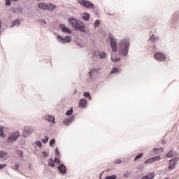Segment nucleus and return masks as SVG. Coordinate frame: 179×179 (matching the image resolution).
I'll use <instances>...</instances> for the list:
<instances>
[{"label":"nucleus","instance_id":"nucleus-1","mask_svg":"<svg viewBox=\"0 0 179 179\" xmlns=\"http://www.w3.org/2000/svg\"><path fill=\"white\" fill-rule=\"evenodd\" d=\"M68 22L73 29H76V30L81 31V33H87V31H86V25H85V23L80 21V20L75 17H69Z\"/></svg>","mask_w":179,"mask_h":179},{"label":"nucleus","instance_id":"nucleus-2","mask_svg":"<svg viewBox=\"0 0 179 179\" xmlns=\"http://www.w3.org/2000/svg\"><path fill=\"white\" fill-rule=\"evenodd\" d=\"M129 39L124 38L120 41V48L118 49V54L120 57H128L129 52Z\"/></svg>","mask_w":179,"mask_h":179},{"label":"nucleus","instance_id":"nucleus-3","mask_svg":"<svg viewBox=\"0 0 179 179\" xmlns=\"http://www.w3.org/2000/svg\"><path fill=\"white\" fill-rule=\"evenodd\" d=\"M169 23L173 29H177L179 26V11H176L171 16V19L169 21Z\"/></svg>","mask_w":179,"mask_h":179},{"label":"nucleus","instance_id":"nucleus-4","mask_svg":"<svg viewBox=\"0 0 179 179\" xmlns=\"http://www.w3.org/2000/svg\"><path fill=\"white\" fill-rule=\"evenodd\" d=\"M78 3H79V5H81L84 8H86L87 9H95L96 8L94 3H93L91 1H89L87 0H78Z\"/></svg>","mask_w":179,"mask_h":179},{"label":"nucleus","instance_id":"nucleus-5","mask_svg":"<svg viewBox=\"0 0 179 179\" xmlns=\"http://www.w3.org/2000/svg\"><path fill=\"white\" fill-rule=\"evenodd\" d=\"M20 136V132L19 131H14L10 133V134L8 136L7 141L8 143H13V142H15V141H17L19 139V137Z\"/></svg>","mask_w":179,"mask_h":179},{"label":"nucleus","instance_id":"nucleus-6","mask_svg":"<svg viewBox=\"0 0 179 179\" xmlns=\"http://www.w3.org/2000/svg\"><path fill=\"white\" fill-rule=\"evenodd\" d=\"M154 58L158 62H166V59H167L166 55H164V53H163L162 52H155L154 54Z\"/></svg>","mask_w":179,"mask_h":179},{"label":"nucleus","instance_id":"nucleus-7","mask_svg":"<svg viewBox=\"0 0 179 179\" xmlns=\"http://www.w3.org/2000/svg\"><path fill=\"white\" fill-rule=\"evenodd\" d=\"M57 39L59 43H61L62 44H66V43H71V41H72V36H67L62 37L61 35H57Z\"/></svg>","mask_w":179,"mask_h":179},{"label":"nucleus","instance_id":"nucleus-8","mask_svg":"<svg viewBox=\"0 0 179 179\" xmlns=\"http://www.w3.org/2000/svg\"><path fill=\"white\" fill-rule=\"evenodd\" d=\"M178 160H179V157H174L169 160V166L168 167V170H169V171H171V170H174V169L177 167Z\"/></svg>","mask_w":179,"mask_h":179},{"label":"nucleus","instance_id":"nucleus-9","mask_svg":"<svg viewBox=\"0 0 179 179\" xmlns=\"http://www.w3.org/2000/svg\"><path fill=\"white\" fill-rule=\"evenodd\" d=\"M43 120H45L48 122H51L52 124H55V117L52 116V115H44L42 117Z\"/></svg>","mask_w":179,"mask_h":179},{"label":"nucleus","instance_id":"nucleus-10","mask_svg":"<svg viewBox=\"0 0 179 179\" xmlns=\"http://www.w3.org/2000/svg\"><path fill=\"white\" fill-rule=\"evenodd\" d=\"M74 121H75V115H72L70 117L65 118L63 120V124L66 127H68V125H71V124H72V122Z\"/></svg>","mask_w":179,"mask_h":179},{"label":"nucleus","instance_id":"nucleus-11","mask_svg":"<svg viewBox=\"0 0 179 179\" xmlns=\"http://www.w3.org/2000/svg\"><path fill=\"white\" fill-rule=\"evenodd\" d=\"M59 27L61 28L62 33H67V34H72V30L66 27L64 24H59Z\"/></svg>","mask_w":179,"mask_h":179},{"label":"nucleus","instance_id":"nucleus-12","mask_svg":"<svg viewBox=\"0 0 179 179\" xmlns=\"http://www.w3.org/2000/svg\"><path fill=\"white\" fill-rule=\"evenodd\" d=\"M31 134H33V130L31 127H25L22 132L24 138H27L29 135H31Z\"/></svg>","mask_w":179,"mask_h":179},{"label":"nucleus","instance_id":"nucleus-13","mask_svg":"<svg viewBox=\"0 0 179 179\" xmlns=\"http://www.w3.org/2000/svg\"><path fill=\"white\" fill-rule=\"evenodd\" d=\"M113 52H117V41L115 39H113V37H110V44Z\"/></svg>","mask_w":179,"mask_h":179},{"label":"nucleus","instance_id":"nucleus-14","mask_svg":"<svg viewBox=\"0 0 179 179\" xmlns=\"http://www.w3.org/2000/svg\"><path fill=\"white\" fill-rule=\"evenodd\" d=\"M60 174H66V166L64 164H60L57 167Z\"/></svg>","mask_w":179,"mask_h":179},{"label":"nucleus","instance_id":"nucleus-15","mask_svg":"<svg viewBox=\"0 0 179 179\" xmlns=\"http://www.w3.org/2000/svg\"><path fill=\"white\" fill-rule=\"evenodd\" d=\"M148 41H151V43H157V41H160V37L153 34L150 36Z\"/></svg>","mask_w":179,"mask_h":179},{"label":"nucleus","instance_id":"nucleus-16","mask_svg":"<svg viewBox=\"0 0 179 179\" xmlns=\"http://www.w3.org/2000/svg\"><path fill=\"white\" fill-rule=\"evenodd\" d=\"M177 156V152L173 150H171L166 155V157H169L170 159H173V157H176Z\"/></svg>","mask_w":179,"mask_h":179},{"label":"nucleus","instance_id":"nucleus-17","mask_svg":"<svg viewBox=\"0 0 179 179\" xmlns=\"http://www.w3.org/2000/svg\"><path fill=\"white\" fill-rule=\"evenodd\" d=\"M87 105V100L85 99H81L79 101V107H81L82 108H85L86 106Z\"/></svg>","mask_w":179,"mask_h":179},{"label":"nucleus","instance_id":"nucleus-18","mask_svg":"<svg viewBox=\"0 0 179 179\" xmlns=\"http://www.w3.org/2000/svg\"><path fill=\"white\" fill-rule=\"evenodd\" d=\"M21 24V22H20V20L19 19H16V20H14L13 22H12V25L10 26V27H15V26H17V27H19Z\"/></svg>","mask_w":179,"mask_h":179},{"label":"nucleus","instance_id":"nucleus-19","mask_svg":"<svg viewBox=\"0 0 179 179\" xmlns=\"http://www.w3.org/2000/svg\"><path fill=\"white\" fill-rule=\"evenodd\" d=\"M55 9H57V5H55L52 3H48V10L52 12V10H55Z\"/></svg>","mask_w":179,"mask_h":179},{"label":"nucleus","instance_id":"nucleus-20","mask_svg":"<svg viewBox=\"0 0 179 179\" xmlns=\"http://www.w3.org/2000/svg\"><path fill=\"white\" fill-rule=\"evenodd\" d=\"M155 178V172L150 173L148 175L142 176L141 179H153Z\"/></svg>","mask_w":179,"mask_h":179},{"label":"nucleus","instance_id":"nucleus-21","mask_svg":"<svg viewBox=\"0 0 179 179\" xmlns=\"http://www.w3.org/2000/svg\"><path fill=\"white\" fill-rule=\"evenodd\" d=\"M82 17L84 20H90V14H89V13H83Z\"/></svg>","mask_w":179,"mask_h":179},{"label":"nucleus","instance_id":"nucleus-22","mask_svg":"<svg viewBox=\"0 0 179 179\" xmlns=\"http://www.w3.org/2000/svg\"><path fill=\"white\" fill-rule=\"evenodd\" d=\"M162 152H164V149L163 148H154L153 149V152L155 155H157L159 153H162Z\"/></svg>","mask_w":179,"mask_h":179},{"label":"nucleus","instance_id":"nucleus-23","mask_svg":"<svg viewBox=\"0 0 179 179\" xmlns=\"http://www.w3.org/2000/svg\"><path fill=\"white\" fill-rule=\"evenodd\" d=\"M23 12L22 8H15L13 10V13H22Z\"/></svg>","mask_w":179,"mask_h":179},{"label":"nucleus","instance_id":"nucleus-24","mask_svg":"<svg viewBox=\"0 0 179 179\" xmlns=\"http://www.w3.org/2000/svg\"><path fill=\"white\" fill-rule=\"evenodd\" d=\"M4 127L3 126H0V136L1 138H5L6 136V135H5V133H3V129H4Z\"/></svg>","mask_w":179,"mask_h":179},{"label":"nucleus","instance_id":"nucleus-25","mask_svg":"<svg viewBox=\"0 0 179 179\" xmlns=\"http://www.w3.org/2000/svg\"><path fill=\"white\" fill-rule=\"evenodd\" d=\"M94 72H99V69H91L89 72L90 78H93V74L94 73Z\"/></svg>","mask_w":179,"mask_h":179},{"label":"nucleus","instance_id":"nucleus-26","mask_svg":"<svg viewBox=\"0 0 179 179\" xmlns=\"http://www.w3.org/2000/svg\"><path fill=\"white\" fill-rule=\"evenodd\" d=\"M110 75H114L115 73H120V69L117 67H114L111 71H110Z\"/></svg>","mask_w":179,"mask_h":179},{"label":"nucleus","instance_id":"nucleus-27","mask_svg":"<svg viewBox=\"0 0 179 179\" xmlns=\"http://www.w3.org/2000/svg\"><path fill=\"white\" fill-rule=\"evenodd\" d=\"M99 57L101 58V59H104L107 58V53L106 52H101L99 53Z\"/></svg>","mask_w":179,"mask_h":179},{"label":"nucleus","instance_id":"nucleus-28","mask_svg":"<svg viewBox=\"0 0 179 179\" xmlns=\"http://www.w3.org/2000/svg\"><path fill=\"white\" fill-rule=\"evenodd\" d=\"M72 114H73V107H71L70 110H68L66 112V115H67L68 117H71Z\"/></svg>","mask_w":179,"mask_h":179},{"label":"nucleus","instance_id":"nucleus-29","mask_svg":"<svg viewBox=\"0 0 179 179\" xmlns=\"http://www.w3.org/2000/svg\"><path fill=\"white\" fill-rule=\"evenodd\" d=\"M54 159L52 158L49 159L48 160V165L50 167L54 168L55 167V164H54Z\"/></svg>","mask_w":179,"mask_h":179},{"label":"nucleus","instance_id":"nucleus-30","mask_svg":"<svg viewBox=\"0 0 179 179\" xmlns=\"http://www.w3.org/2000/svg\"><path fill=\"white\" fill-rule=\"evenodd\" d=\"M84 97L85 99H89V100H92V95H90V93L89 92H85L83 94Z\"/></svg>","mask_w":179,"mask_h":179},{"label":"nucleus","instance_id":"nucleus-31","mask_svg":"<svg viewBox=\"0 0 179 179\" xmlns=\"http://www.w3.org/2000/svg\"><path fill=\"white\" fill-rule=\"evenodd\" d=\"M162 157L160 156H155L151 157V159L152 160V163H155V162H159Z\"/></svg>","mask_w":179,"mask_h":179},{"label":"nucleus","instance_id":"nucleus-32","mask_svg":"<svg viewBox=\"0 0 179 179\" xmlns=\"http://www.w3.org/2000/svg\"><path fill=\"white\" fill-rule=\"evenodd\" d=\"M5 156H8V152H6L3 150L0 151V158L3 159V157H5Z\"/></svg>","mask_w":179,"mask_h":179},{"label":"nucleus","instance_id":"nucleus-33","mask_svg":"<svg viewBox=\"0 0 179 179\" xmlns=\"http://www.w3.org/2000/svg\"><path fill=\"white\" fill-rule=\"evenodd\" d=\"M143 156V153H140V154H138L135 158H134V162H136L138 160H139V159H142V157Z\"/></svg>","mask_w":179,"mask_h":179},{"label":"nucleus","instance_id":"nucleus-34","mask_svg":"<svg viewBox=\"0 0 179 179\" xmlns=\"http://www.w3.org/2000/svg\"><path fill=\"white\" fill-rule=\"evenodd\" d=\"M99 25H100V20H96L95 22H94V29H97V27H99Z\"/></svg>","mask_w":179,"mask_h":179},{"label":"nucleus","instance_id":"nucleus-35","mask_svg":"<svg viewBox=\"0 0 179 179\" xmlns=\"http://www.w3.org/2000/svg\"><path fill=\"white\" fill-rule=\"evenodd\" d=\"M16 153L17 155L20 157H23V151H22V150H16Z\"/></svg>","mask_w":179,"mask_h":179},{"label":"nucleus","instance_id":"nucleus-36","mask_svg":"<svg viewBox=\"0 0 179 179\" xmlns=\"http://www.w3.org/2000/svg\"><path fill=\"white\" fill-rule=\"evenodd\" d=\"M105 179H117V175L113 174V175H111V176H108L106 177Z\"/></svg>","mask_w":179,"mask_h":179},{"label":"nucleus","instance_id":"nucleus-37","mask_svg":"<svg viewBox=\"0 0 179 179\" xmlns=\"http://www.w3.org/2000/svg\"><path fill=\"white\" fill-rule=\"evenodd\" d=\"M38 22L41 23L42 26H44V24H47V22L44 19H39Z\"/></svg>","mask_w":179,"mask_h":179},{"label":"nucleus","instance_id":"nucleus-38","mask_svg":"<svg viewBox=\"0 0 179 179\" xmlns=\"http://www.w3.org/2000/svg\"><path fill=\"white\" fill-rule=\"evenodd\" d=\"M50 138L48 137V136H45L44 138H42V142L43 143H47L49 141Z\"/></svg>","mask_w":179,"mask_h":179},{"label":"nucleus","instance_id":"nucleus-39","mask_svg":"<svg viewBox=\"0 0 179 179\" xmlns=\"http://www.w3.org/2000/svg\"><path fill=\"white\" fill-rule=\"evenodd\" d=\"M56 164H61V160L58 157H55L53 161Z\"/></svg>","mask_w":179,"mask_h":179},{"label":"nucleus","instance_id":"nucleus-40","mask_svg":"<svg viewBox=\"0 0 179 179\" xmlns=\"http://www.w3.org/2000/svg\"><path fill=\"white\" fill-rule=\"evenodd\" d=\"M111 61L113 62H120V61H121V58L118 57V58H113V57H111Z\"/></svg>","mask_w":179,"mask_h":179},{"label":"nucleus","instance_id":"nucleus-41","mask_svg":"<svg viewBox=\"0 0 179 179\" xmlns=\"http://www.w3.org/2000/svg\"><path fill=\"white\" fill-rule=\"evenodd\" d=\"M34 145H36L38 148H41L43 146V143L40 141H37L34 143Z\"/></svg>","mask_w":179,"mask_h":179},{"label":"nucleus","instance_id":"nucleus-42","mask_svg":"<svg viewBox=\"0 0 179 179\" xmlns=\"http://www.w3.org/2000/svg\"><path fill=\"white\" fill-rule=\"evenodd\" d=\"M150 163H153L152 158H149L145 161V164H150Z\"/></svg>","mask_w":179,"mask_h":179},{"label":"nucleus","instance_id":"nucleus-43","mask_svg":"<svg viewBox=\"0 0 179 179\" xmlns=\"http://www.w3.org/2000/svg\"><path fill=\"white\" fill-rule=\"evenodd\" d=\"M129 176H131V173H129V172H125V173L123 174L124 178H129Z\"/></svg>","mask_w":179,"mask_h":179},{"label":"nucleus","instance_id":"nucleus-44","mask_svg":"<svg viewBox=\"0 0 179 179\" xmlns=\"http://www.w3.org/2000/svg\"><path fill=\"white\" fill-rule=\"evenodd\" d=\"M54 145H55V140L54 138H52L50 141V146L52 147L54 146Z\"/></svg>","mask_w":179,"mask_h":179},{"label":"nucleus","instance_id":"nucleus-45","mask_svg":"<svg viewBox=\"0 0 179 179\" xmlns=\"http://www.w3.org/2000/svg\"><path fill=\"white\" fill-rule=\"evenodd\" d=\"M12 5V0H6V6H10Z\"/></svg>","mask_w":179,"mask_h":179},{"label":"nucleus","instance_id":"nucleus-46","mask_svg":"<svg viewBox=\"0 0 179 179\" xmlns=\"http://www.w3.org/2000/svg\"><path fill=\"white\" fill-rule=\"evenodd\" d=\"M38 8L40 9H43V10H44V3H40L38 5Z\"/></svg>","mask_w":179,"mask_h":179},{"label":"nucleus","instance_id":"nucleus-47","mask_svg":"<svg viewBox=\"0 0 179 179\" xmlns=\"http://www.w3.org/2000/svg\"><path fill=\"white\" fill-rule=\"evenodd\" d=\"M38 8L40 9H43V10H44V3H40L38 5Z\"/></svg>","mask_w":179,"mask_h":179},{"label":"nucleus","instance_id":"nucleus-48","mask_svg":"<svg viewBox=\"0 0 179 179\" xmlns=\"http://www.w3.org/2000/svg\"><path fill=\"white\" fill-rule=\"evenodd\" d=\"M43 155L45 158H47V157H48V156H50V153L47 152V151H44L43 152Z\"/></svg>","mask_w":179,"mask_h":179},{"label":"nucleus","instance_id":"nucleus-49","mask_svg":"<svg viewBox=\"0 0 179 179\" xmlns=\"http://www.w3.org/2000/svg\"><path fill=\"white\" fill-rule=\"evenodd\" d=\"M43 10H48V3L43 4Z\"/></svg>","mask_w":179,"mask_h":179},{"label":"nucleus","instance_id":"nucleus-50","mask_svg":"<svg viewBox=\"0 0 179 179\" xmlns=\"http://www.w3.org/2000/svg\"><path fill=\"white\" fill-rule=\"evenodd\" d=\"M55 153L56 156H59V151L58 150V148H55Z\"/></svg>","mask_w":179,"mask_h":179},{"label":"nucleus","instance_id":"nucleus-51","mask_svg":"<svg viewBox=\"0 0 179 179\" xmlns=\"http://www.w3.org/2000/svg\"><path fill=\"white\" fill-rule=\"evenodd\" d=\"M121 159H115V164H120L121 163Z\"/></svg>","mask_w":179,"mask_h":179},{"label":"nucleus","instance_id":"nucleus-52","mask_svg":"<svg viewBox=\"0 0 179 179\" xmlns=\"http://www.w3.org/2000/svg\"><path fill=\"white\" fill-rule=\"evenodd\" d=\"M5 167H6V164H0V170L5 169Z\"/></svg>","mask_w":179,"mask_h":179},{"label":"nucleus","instance_id":"nucleus-53","mask_svg":"<svg viewBox=\"0 0 179 179\" xmlns=\"http://www.w3.org/2000/svg\"><path fill=\"white\" fill-rule=\"evenodd\" d=\"M15 169L16 170H19V164H16L15 165Z\"/></svg>","mask_w":179,"mask_h":179},{"label":"nucleus","instance_id":"nucleus-54","mask_svg":"<svg viewBox=\"0 0 179 179\" xmlns=\"http://www.w3.org/2000/svg\"><path fill=\"white\" fill-rule=\"evenodd\" d=\"M103 174H104V171H102L99 175V179H101L103 177Z\"/></svg>","mask_w":179,"mask_h":179},{"label":"nucleus","instance_id":"nucleus-55","mask_svg":"<svg viewBox=\"0 0 179 179\" xmlns=\"http://www.w3.org/2000/svg\"><path fill=\"white\" fill-rule=\"evenodd\" d=\"M152 50L153 51H155V50H157V48L156 47V45H152Z\"/></svg>","mask_w":179,"mask_h":179},{"label":"nucleus","instance_id":"nucleus-56","mask_svg":"<svg viewBox=\"0 0 179 179\" xmlns=\"http://www.w3.org/2000/svg\"><path fill=\"white\" fill-rule=\"evenodd\" d=\"M162 143H163V145H166V143H167V141H164V140H162Z\"/></svg>","mask_w":179,"mask_h":179},{"label":"nucleus","instance_id":"nucleus-57","mask_svg":"<svg viewBox=\"0 0 179 179\" xmlns=\"http://www.w3.org/2000/svg\"><path fill=\"white\" fill-rule=\"evenodd\" d=\"M78 93V91L77 90H75L74 92H73V94H77Z\"/></svg>","mask_w":179,"mask_h":179},{"label":"nucleus","instance_id":"nucleus-58","mask_svg":"<svg viewBox=\"0 0 179 179\" xmlns=\"http://www.w3.org/2000/svg\"><path fill=\"white\" fill-rule=\"evenodd\" d=\"M12 1V2H17V1H19V0H11Z\"/></svg>","mask_w":179,"mask_h":179},{"label":"nucleus","instance_id":"nucleus-59","mask_svg":"<svg viewBox=\"0 0 179 179\" xmlns=\"http://www.w3.org/2000/svg\"><path fill=\"white\" fill-rule=\"evenodd\" d=\"M108 171H110V169L106 170V172H107V173H108Z\"/></svg>","mask_w":179,"mask_h":179},{"label":"nucleus","instance_id":"nucleus-60","mask_svg":"<svg viewBox=\"0 0 179 179\" xmlns=\"http://www.w3.org/2000/svg\"><path fill=\"white\" fill-rule=\"evenodd\" d=\"M108 15H110L111 16V14L110 13H108Z\"/></svg>","mask_w":179,"mask_h":179},{"label":"nucleus","instance_id":"nucleus-61","mask_svg":"<svg viewBox=\"0 0 179 179\" xmlns=\"http://www.w3.org/2000/svg\"><path fill=\"white\" fill-rule=\"evenodd\" d=\"M38 1H41V0H37Z\"/></svg>","mask_w":179,"mask_h":179},{"label":"nucleus","instance_id":"nucleus-62","mask_svg":"<svg viewBox=\"0 0 179 179\" xmlns=\"http://www.w3.org/2000/svg\"><path fill=\"white\" fill-rule=\"evenodd\" d=\"M119 179H121V178H119Z\"/></svg>","mask_w":179,"mask_h":179}]
</instances>
